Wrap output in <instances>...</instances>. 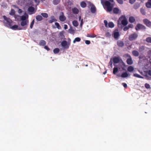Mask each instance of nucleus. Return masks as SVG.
I'll return each mask as SVG.
<instances>
[{"label": "nucleus", "mask_w": 151, "mask_h": 151, "mask_svg": "<svg viewBox=\"0 0 151 151\" xmlns=\"http://www.w3.org/2000/svg\"><path fill=\"white\" fill-rule=\"evenodd\" d=\"M104 2V9L107 12H110L112 11L114 6V0H108Z\"/></svg>", "instance_id": "nucleus-1"}, {"label": "nucleus", "mask_w": 151, "mask_h": 151, "mask_svg": "<svg viewBox=\"0 0 151 151\" xmlns=\"http://www.w3.org/2000/svg\"><path fill=\"white\" fill-rule=\"evenodd\" d=\"M3 17L4 19V25L6 26L9 28L12 26V20L4 15L3 16Z\"/></svg>", "instance_id": "nucleus-2"}, {"label": "nucleus", "mask_w": 151, "mask_h": 151, "mask_svg": "<svg viewBox=\"0 0 151 151\" xmlns=\"http://www.w3.org/2000/svg\"><path fill=\"white\" fill-rule=\"evenodd\" d=\"M118 22L121 21L122 24L124 26H125L128 24V21L126 17L124 16H122L119 19Z\"/></svg>", "instance_id": "nucleus-3"}, {"label": "nucleus", "mask_w": 151, "mask_h": 151, "mask_svg": "<svg viewBox=\"0 0 151 151\" xmlns=\"http://www.w3.org/2000/svg\"><path fill=\"white\" fill-rule=\"evenodd\" d=\"M61 45L64 48L67 49L69 48V44L68 43L67 41L65 40L61 42Z\"/></svg>", "instance_id": "nucleus-4"}, {"label": "nucleus", "mask_w": 151, "mask_h": 151, "mask_svg": "<svg viewBox=\"0 0 151 151\" xmlns=\"http://www.w3.org/2000/svg\"><path fill=\"white\" fill-rule=\"evenodd\" d=\"M143 22L144 24L149 27H151V22L147 19H143Z\"/></svg>", "instance_id": "nucleus-5"}, {"label": "nucleus", "mask_w": 151, "mask_h": 151, "mask_svg": "<svg viewBox=\"0 0 151 151\" xmlns=\"http://www.w3.org/2000/svg\"><path fill=\"white\" fill-rule=\"evenodd\" d=\"M145 27L142 24H138L135 27V29L137 30L139 29H145Z\"/></svg>", "instance_id": "nucleus-6"}, {"label": "nucleus", "mask_w": 151, "mask_h": 151, "mask_svg": "<svg viewBox=\"0 0 151 151\" xmlns=\"http://www.w3.org/2000/svg\"><path fill=\"white\" fill-rule=\"evenodd\" d=\"M120 35L119 32L118 30H115L113 32V34L112 36H113L114 38L116 39H117L118 37Z\"/></svg>", "instance_id": "nucleus-7"}, {"label": "nucleus", "mask_w": 151, "mask_h": 151, "mask_svg": "<svg viewBox=\"0 0 151 151\" xmlns=\"http://www.w3.org/2000/svg\"><path fill=\"white\" fill-rule=\"evenodd\" d=\"M25 15H23L21 16L20 18V20L21 21H25V20H28V15L25 13L24 14Z\"/></svg>", "instance_id": "nucleus-8"}, {"label": "nucleus", "mask_w": 151, "mask_h": 151, "mask_svg": "<svg viewBox=\"0 0 151 151\" xmlns=\"http://www.w3.org/2000/svg\"><path fill=\"white\" fill-rule=\"evenodd\" d=\"M29 22V20L22 21L20 23L22 27L26 26V27H27V26L28 25Z\"/></svg>", "instance_id": "nucleus-9"}, {"label": "nucleus", "mask_w": 151, "mask_h": 151, "mask_svg": "<svg viewBox=\"0 0 151 151\" xmlns=\"http://www.w3.org/2000/svg\"><path fill=\"white\" fill-rule=\"evenodd\" d=\"M72 12L75 14H78L79 13L78 9L76 7H74L72 9Z\"/></svg>", "instance_id": "nucleus-10"}, {"label": "nucleus", "mask_w": 151, "mask_h": 151, "mask_svg": "<svg viewBox=\"0 0 151 151\" xmlns=\"http://www.w3.org/2000/svg\"><path fill=\"white\" fill-rule=\"evenodd\" d=\"M119 58L118 57H114L113 58V61L115 63H119Z\"/></svg>", "instance_id": "nucleus-11"}, {"label": "nucleus", "mask_w": 151, "mask_h": 151, "mask_svg": "<svg viewBox=\"0 0 151 151\" xmlns=\"http://www.w3.org/2000/svg\"><path fill=\"white\" fill-rule=\"evenodd\" d=\"M117 45L120 47H122L124 45L123 42L121 40H119L117 42Z\"/></svg>", "instance_id": "nucleus-12"}, {"label": "nucleus", "mask_w": 151, "mask_h": 151, "mask_svg": "<svg viewBox=\"0 0 151 151\" xmlns=\"http://www.w3.org/2000/svg\"><path fill=\"white\" fill-rule=\"evenodd\" d=\"M57 21V20L54 17V16H52L51 17V19L48 21V22L51 23Z\"/></svg>", "instance_id": "nucleus-13"}, {"label": "nucleus", "mask_w": 151, "mask_h": 151, "mask_svg": "<svg viewBox=\"0 0 151 151\" xmlns=\"http://www.w3.org/2000/svg\"><path fill=\"white\" fill-rule=\"evenodd\" d=\"M91 11L92 13H94L96 11V8L95 6L92 4L91 8Z\"/></svg>", "instance_id": "nucleus-14"}, {"label": "nucleus", "mask_w": 151, "mask_h": 151, "mask_svg": "<svg viewBox=\"0 0 151 151\" xmlns=\"http://www.w3.org/2000/svg\"><path fill=\"white\" fill-rule=\"evenodd\" d=\"M46 44V42L43 40H41L39 42V45L40 46H43Z\"/></svg>", "instance_id": "nucleus-15"}, {"label": "nucleus", "mask_w": 151, "mask_h": 151, "mask_svg": "<svg viewBox=\"0 0 151 151\" xmlns=\"http://www.w3.org/2000/svg\"><path fill=\"white\" fill-rule=\"evenodd\" d=\"M117 76H121V77L123 78H124L127 77L128 76V74L126 72H125L122 73L121 76H120L119 75H117Z\"/></svg>", "instance_id": "nucleus-16"}, {"label": "nucleus", "mask_w": 151, "mask_h": 151, "mask_svg": "<svg viewBox=\"0 0 151 151\" xmlns=\"http://www.w3.org/2000/svg\"><path fill=\"white\" fill-rule=\"evenodd\" d=\"M146 5L147 7L150 8L151 7V0H148L146 4Z\"/></svg>", "instance_id": "nucleus-17"}, {"label": "nucleus", "mask_w": 151, "mask_h": 151, "mask_svg": "<svg viewBox=\"0 0 151 151\" xmlns=\"http://www.w3.org/2000/svg\"><path fill=\"white\" fill-rule=\"evenodd\" d=\"M60 20L62 22H64L66 19V18L64 15H60L59 18Z\"/></svg>", "instance_id": "nucleus-18"}, {"label": "nucleus", "mask_w": 151, "mask_h": 151, "mask_svg": "<svg viewBox=\"0 0 151 151\" xmlns=\"http://www.w3.org/2000/svg\"><path fill=\"white\" fill-rule=\"evenodd\" d=\"M113 10L114 13L116 14H118L119 11V9L117 7L114 8Z\"/></svg>", "instance_id": "nucleus-19"}, {"label": "nucleus", "mask_w": 151, "mask_h": 151, "mask_svg": "<svg viewBox=\"0 0 151 151\" xmlns=\"http://www.w3.org/2000/svg\"><path fill=\"white\" fill-rule=\"evenodd\" d=\"M18 28V26L17 25H14L13 26H12V25L9 27V28L14 30H17Z\"/></svg>", "instance_id": "nucleus-20"}, {"label": "nucleus", "mask_w": 151, "mask_h": 151, "mask_svg": "<svg viewBox=\"0 0 151 151\" xmlns=\"http://www.w3.org/2000/svg\"><path fill=\"white\" fill-rule=\"evenodd\" d=\"M36 19L37 21H40L42 19V16L38 15L36 16Z\"/></svg>", "instance_id": "nucleus-21"}, {"label": "nucleus", "mask_w": 151, "mask_h": 151, "mask_svg": "<svg viewBox=\"0 0 151 151\" xmlns=\"http://www.w3.org/2000/svg\"><path fill=\"white\" fill-rule=\"evenodd\" d=\"M35 9L33 7L31 6L29 7L28 11L29 12H32L34 11Z\"/></svg>", "instance_id": "nucleus-22"}, {"label": "nucleus", "mask_w": 151, "mask_h": 151, "mask_svg": "<svg viewBox=\"0 0 151 151\" xmlns=\"http://www.w3.org/2000/svg\"><path fill=\"white\" fill-rule=\"evenodd\" d=\"M114 27V24L113 22H110L108 23V27L113 28Z\"/></svg>", "instance_id": "nucleus-23"}, {"label": "nucleus", "mask_w": 151, "mask_h": 151, "mask_svg": "<svg viewBox=\"0 0 151 151\" xmlns=\"http://www.w3.org/2000/svg\"><path fill=\"white\" fill-rule=\"evenodd\" d=\"M82 8H85L86 6V4L84 1H82L80 4Z\"/></svg>", "instance_id": "nucleus-24"}, {"label": "nucleus", "mask_w": 151, "mask_h": 151, "mask_svg": "<svg viewBox=\"0 0 151 151\" xmlns=\"http://www.w3.org/2000/svg\"><path fill=\"white\" fill-rule=\"evenodd\" d=\"M72 24L75 27H77L78 25V22L76 20L73 21L72 22Z\"/></svg>", "instance_id": "nucleus-25"}, {"label": "nucleus", "mask_w": 151, "mask_h": 151, "mask_svg": "<svg viewBox=\"0 0 151 151\" xmlns=\"http://www.w3.org/2000/svg\"><path fill=\"white\" fill-rule=\"evenodd\" d=\"M132 26V24L129 25L128 26L125 27L123 29V30L124 31H127L129 28H131Z\"/></svg>", "instance_id": "nucleus-26"}, {"label": "nucleus", "mask_w": 151, "mask_h": 151, "mask_svg": "<svg viewBox=\"0 0 151 151\" xmlns=\"http://www.w3.org/2000/svg\"><path fill=\"white\" fill-rule=\"evenodd\" d=\"M69 32L71 34H73L74 33V30L72 27H70L68 30Z\"/></svg>", "instance_id": "nucleus-27"}, {"label": "nucleus", "mask_w": 151, "mask_h": 151, "mask_svg": "<svg viewBox=\"0 0 151 151\" xmlns=\"http://www.w3.org/2000/svg\"><path fill=\"white\" fill-rule=\"evenodd\" d=\"M53 51L54 53L57 54L60 52V49L58 48H55L53 50Z\"/></svg>", "instance_id": "nucleus-28"}, {"label": "nucleus", "mask_w": 151, "mask_h": 151, "mask_svg": "<svg viewBox=\"0 0 151 151\" xmlns=\"http://www.w3.org/2000/svg\"><path fill=\"white\" fill-rule=\"evenodd\" d=\"M81 40V39L80 38L77 37L75 38V39L73 41V43H75L76 42H80Z\"/></svg>", "instance_id": "nucleus-29"}, {"label": "nucleus", "mask_w": 151, "mask_h": 151, "mask_svg": "<svg viewBox=\"0 0 151 151\" xmlns=\"http://www.w3.org/2000/svg\"><path fill=\"white\" fill-rule=\"evenodd\" d=\"M60 0H53V3L54 5L58 4L60 2Z\"/></svg>", "instance_id": "nucleus-30"}, {"label": "nucleus", "mask_w": 151, "mask_h": 151, "mask_svg": "<svg viewBox=\"0 0 151 151\" xmlns=\"http://www.w3.org/2000/svg\"><path fill=\"white\" fill-rule=\"evenodd\" d=\"M127 63L129 65H131L132 64V61L131 58L128 59L127 60Z\"/></svg>", "instance_id": "nucleus-31"}, {"label": "nucleus", "mask_w": 151, "mask_h": 151, "mask_svg": "<svg viewBox=\"0 0 151 151\" xmlns=\"http://www.w3.org/2000/svg\"><path fill=\"white\" fill-rule=\"evenodd\" d=\"M15 12L14 10L13 9H11V12L9 13L11 15H14L15 14Z\"/></svg>", "instance_id": "nucleus-32"}, {"label": "nucleus", "mask_w": 151, "mask_h": 151, "mask_svg": "<svg viewBox=\"0 0 151 151\" xmlns=\"http://www.w3.org/2000/svg\"><path fill=\"white\" fill-rule=\"evenodd\" d=\"M118 69L117 67H114L113 69V73L115 74L118 71Z\"/></svg>", "instance_id": "nucleus-33"}, {"label": "nucleus", "mask_w": 151, "mask_h": 151, "mask_svg": "<svg viewBox=\"0 0 151 151\" xmlns=\"http://www.w3.org/2000/svg\"><path fill=\"white\" fill-rule=\"evenodd\" d=\"M55 26H56V27L58 29H61V27L58 23L57 22H55Z\"/></svg>", "instance_id": "nucleus-34"}, {"label": "nucleus", "mask_w": 151, "mask_h": 151, "mask_svg": "<svg viewBox=\"0 0 151 151\" xmlns=\"http://www.w3.org/2000/svg\"><path fill=\"white\" fill-rule=\"evenodd\" d=\"M41 15L45 18H47L48 17V14L46 13H42Z\"/></svg>", "instance_id": "nucleus-35"}, {"label": "nucleus", "mask_w": 151, "mask_h": 151, "mask_svg": "<svg viewBox=\"0 0 151 151\" xmlns=\"http://www.w3.org/2000/svg\"><path fill=\"white\" fill-rule=\"evenodd\" d=\"M87 36L88 37L94 38L96 37V35L93 34L92 35H91L90 34H88L87 35Z\"/></svg>", "instance_id": "nucleus-36"}, {"label": "nucleus", "mask_w": 151, "mask_h": 151, "mask_svg": "<svg viewBox=\"0 0 151 151\" xmlns=\"http://www.w3.org/2000/svg\"><path fill=\"white\" fill-rule=\"evenodd\" d=\"M133 55L135 56H137L139 55L138 52L136 51H133Z\"/></svg>", "instance_id": "nucleus-37"}, {"label": "nucleus", "mask_w": 151, "mask_h": 151, "mask_svg": "<svg viewBox=\"0 0 151 151\" xmlns=\"http://www.w3.org/2000/svg\"><path fill=\"white\" fill-rule=\"evenodd\" d=\"M35 20L34 19L32 21L30 25V28L32 29L33 28V26L34 24Z\"/></svg>", "instance_id": "nucleus-38"}, {"label": "nucleus", "mask_w": 151, "mask_h": 151, "mask_svg": "<svg viewBox=\"0 0 151 151\" xmlns=\"http://www.w3.org/2000/svg\"><path fill=\"white\" fill-rule=\"evenodd\" d=\"M104 23L105 27L107 28H108V24L107 21L106 20H104Z\"/></svg>", "instance_id": "nucleus-39"}, {"label": "nucleus", "mask_w": 151, "mask_h": 151, "mask_svg": "<svg viewBox=\"0 0 151 151\" xmlns=\"http://www.w3.org/2000/svg\"><path fill=\"white\" fill-rule=\"evenodd\" d=\"M27 28V27H24L23 28H22V27H19L18 26V28L17 29V30H22V29L25 30Z\"/></svg>", "instance_id": "nucleus-40"}, {"label": "nucleus", "mask_w": 151, "mask_h": 151, "mask_svg": "<svg viewBox=\"0 0 151 151\" xmlns=\"http://www.w3.org/2000/svg\"><path fill=\"white\" fill-rule=\"evenodd\" d=\"M127 70L129 72L132 71V66H129L127 68Z\"/></svg>", "instance_id": "nucleus-41"}, {"label": "nucleus", "mask_w": 151, "mask_h": 151, "mask_svg": "<svg viewBox=\"0 0 151 151\" xmlns=\"http://www.w3.org/2000/svg\"><path fill=\"white\" fill-rule=\"evenodd\" d=\"M146 41L148 42L151 43V37H149L146 38Z\"/></svg>", "instance_id": "nucleus-42"}, {"label": "nucleus", "mask_w": 151, "mask_h": 151, "mask_svg": "<svg viewBox=\"0 0 151 151\" xmlns=\"http://www.w3.org/2000/svg\"><path fill=\"white\" fill-rule=\"evenodd\" d=\"M117 1L119 4H122L123 3V0H116Z\"/></svg>", "instance_id": "nucleus-43"}, {"label": "nucleus", "mask_w": 151, "mask_h": 151, "mask_svg": "<svg viewBox=\"0 0 151 151\" xmlns=\"http://www.w3.org/2000/svg\"><path fill=\"white\" fill-rule=\"evenodd\" d=\"M137 37V34H134L133 35V39H135Z\"/></svg>", "instance_id": "nucleus-44"}, {"label": "nucleus", "mask_w": 151, "mask_h": 151, "mask_svg": "<svg viewBox=\"0 0 151 151\" xmlns=\"http://www.w3.org/2000/svg\"><path fill=\"white\" fill-rule=\"evenodd\" d=\"M134 76L136 77H137L139 78H142V77H141V76H140V75L137 74H134Z\"/></svg>", "instance_id": "nucleus-45"}, {"label": "nucleus", "mask_w": 151, "mask_h": 151, "mask_svg": "<svg viewBox=\"0 0 151 151\" xmlns=\"http://www.w3.org/2000/svg\"><path fill=\"white\" fill-rule=\"evenodd\" d=\"M67 3L68 4L70 5V6H71L73 4V2L69 0H68Z\"/></svg>", "instance_id": "nucleus-46"}, {"label": "nucleus", "mask_w": 151, "mask_h": 151, "mask_svg": "<svg viewBox=\"0 0 151 151\" xmlns=\"http://www.w3.org/2000/svg\"><path fill=\"white\" fill-rule=\"evenodd\" d=\"M85 42L86 44L87 45H89L91 43L90 41L88 40H86Z\"/></svg>", "instance_id": "nucleus-47"}, {"label": "nucleus", "mask_w": 151, "mask_h": 151, "mask_svg": "<svg viewBox=\"0 0 151 151\" xmlns=\"http://www.w3.org/2000/svg\"><path fill=\"white\" fill-rule=\"evenodd\" d=\"M44 48L45 49L47 50V51L50 50V49L47 46H45Z\"/></svg>", "instance_id": "nucleus-48"}, {"label": "nucleus", "mask_w": 151, "mask_h": 151, "mask_svg": "<svg viewBox=\"0 0 151 151\" xmlns=\"http://www.w3.org/2000/svg\"><path fill=\"white\" fill-rule=\"evenodd\" d=\"M145 87L147 88H150V86L149 84L146 83L145 85Z\"/></svg>", "instance_id": "nucleus-49"}, {"label": "nucleus", "mask_w": 151, "mask_h": 151, "mask_svg": "<svg viewBox=\"0 0 151 151\" xmlns=\"http://www.w3.org/2000/svg\"><path fill=\"white\" fill-rule=\"evenodd\" d=\"M129 40L130 41H132V35H131L129 37Z\"/></svg>", "instance_id": "nucleus-50"}, {"label": "nucleus", "mask_w": 151, "mask_h": 151, "mask_svg": "<svg viewBox=\"0 0 151 151\" xmlns=\"http://www.w3.org/2000/svg\"><path fill=\"white\" fill-rule=\"evenodd\" d=\"M122 84L123 85V86H124V87L125 88H126L127 87V84L125 83H123Z\"/></svg>", "instance_id": "nucleus-51"}, {"label": "nucleus", "mask_w": 151, "mask_h": 151, "mask_svg": "<svg viewBox=\"0 0 151 151\" xmlns=\"http://www.w3.org/2000/svg\"><path fill=\"white\" fill-rule=\"evenodd\" d=\"M83 24V19H82L81 20V24H80V26L81 27V26H82Z\"/></svg>", "instance_id": "nucleus-52"}, {"label": "nucleus", "mask_w": 151, "mask_h": 151, "mask_svg": "<svg viewBox=\"0 0 151 151\" xmlns=\"http://www.w3.org/2000/svg\"><path fill=\"white\" fill-rule=\"evenodd\" d=\"M129 21L130 22L132 23V17H130L129 19Z\"/></svg>", "instance_id": "nucleus-53"}, {"label": "nucleus", "mask_w": 151, "mask_h": 151, "mask_svg": "<svg viewBox=\"0 0 151 151\" xmlns=\"http://www.w3.org/2000/svg\"><path fill=\"white\" fill-rule=\"evenodd\" d=\"M123 65H124V66L122 67V69L123 70H126V69L125 68H126V66H125L124 64H123Z\"/></svg>", "instance_id": "nucleus-54"}, {"label": "nucleus", "mask_w": 151, "mask_h": 151, "mask_svg": "<svg viewBox=\"0 0 151 151\" xmlns=\"http://www.w3.org/2000/svg\"><path fill=\"white\" fill-rule=\"evenodd\" d=\"M141 12L142 13V14H145V10L144 9H142L141 10Z\"/></svg>", "instance_id": "nucleus-55"}, {"label": "nucleus", "mask_w": 151, "mask_h": 151, "mask_svg": "<svg viewBox=\"0 0 151 151\" xmlns=\"http://www.w3.org/2000/svg\"><path fill=\"white\" fill-rule=\"evenodd\" d=\"M68 26L66 24L64 25V28L65 29H66L68 28Z\"/></svg>", "instance_id": "nucleus-56"}, {"label": "nucleus", "mask_w": 151, "mask_h": 151, "mask_svg": "<svg viewBox=\"0 0 151 151\" xmlns=\"http://www.w3.org/2000/svg\"><path fill=\"white\" fill-rule=\"evenodd\" d=\"M109 64L111 66H112V61L111 60H110V61H109Z\"/></svg>", "instance_id": "nucleus-57"}, {"label": "nucleus", "mask_w": 151, "mask_h": 151, "mask_svg": "<svg viewBox=\"0 0 151 151\" xmlns=\"http://www.w3.org/2000/svg\"><path fill=\"white\" fill-rule=\"evenodd\" d=\"M148 74L150 75L151 76V70H150L148 72Z\"/></svg>", "instance_id": "nucleus-58"}, {"label": "nucleus", "mask_w": 151, "mask_h": 151, "mask_svg": "<svg viewBox=\"0 0 151 151\" xmlns=\"http://www.w3.org/2000/svg\"><path fill=\"white\" fill-rule=\"evenodd\" d=\"M18 12H19V13H21L22 12V10L21 9H19V11H18Z\"/></svg>", "instance_id": "nucleus-59"}, {"label": "nucleus", "mask_w": 151, "mask_h": 151, "mask_svg": "<svg viewBox=\"0 0 151 151\" xmlns=\"http://www.w3.org/2000/svg\"><path fill=\"white\" fill-rule=\"evenodd\" d=\"M129 3L131 4H132V0H129Z\"/></svg>", "instance_id": "nucleus-60"}, {"label": "nucleus", "mask_w": 151, "mask_h": 151, "mask_svg": "<svg viewBox=\"0 0 151 151\" xmlns=\"http://www.w3.org/2000/svg\"><path fill=\"white\" fill-rule=\"evenodd\" d=\"M81 16H79V20H81Z\"/></svg>", "instance_id": "nucleus-61"}, {"label": "nucleus", "mask_w": 151, "mask_h": 151, "mask_svg": "<svg viewBox=\"0 0 151 151\" xmlns=\"http://www.w3.org/2000/svg\"><path fill=\"white\" fill-rule=\"evenodd\" d=\"M60 35H63V33H61V32H60Z\"/></svg>", "instance_id": "nucleus-62"}, {"label": "nucleus", "mask_w": 151, "mask_h": 151, "mask_svg": "<svg viewBox=\"0 0 151 151\" xmlns=\"http://www.w3.org/2000/svg\"><path fill=\"white\" fill-rule=\"evenodd\" d=\"M106 73V72L105 71V72L103 73V74H105Z\"/></svg>", "instance_id": "nucleus-63"}, {"label": "nucleus", "mask_w": 151, "mask_h": 151, "mask_svg": "<svg viewBox=\"0 0 151 151\" xmlns=\"http://www.w3.org/2000/svg\"><path fill=\"white\" fill-rule=\"evenodd\" d=\"M150 63H151V60H150Z\"/></svg>", "instance_id": "nucleus-64"}]
</instances>
